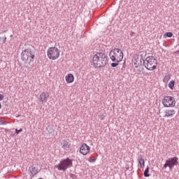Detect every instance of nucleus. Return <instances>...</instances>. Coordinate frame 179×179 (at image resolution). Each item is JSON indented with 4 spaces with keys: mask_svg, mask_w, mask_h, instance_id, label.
<instances>
[{
    "mask_svg": "<svg viewBox=\"0 0 179 179\" xmlns=\"http://www.w3.org/2000/svg\"><path fill=\"white\" fill-rule=\"evenodd\" d=\"M34 58H36V52L30 48L22 50L21 53V59L24 64H27L25 66L27 69H31L34 66L33 64L34 62Z\"/></svg>",
    "mask_w": 179,
    "mask_h": 179,
    "instance_id": "nucleus-1",
    "label": "nucleus"
},
{
    "mask_svg": "<svg viewBox=\"0 0 179 179\" xmlns=\"http://www.w3.org/2000/svg\"><path fill=\"white\" fill-rule=\"evenodd\" d=\"M108 64V57L104 52H98L92 57V65L94 68H104Z\"/></svg>",
    "mask_w": 179,
    "mask_h": 179,
    "instance_id": "nucleus-2",
    "label": "nucleus"
},
{
    "mask_svg": "<svg viewBox=\"0 0 179 179\" xmlns=\"http://www.w3.org/2000/svg\"><path fill=\"white\" fill-rule=\"evenodd\" d=\"M109 57L113 62H121L124 59V52L119 48H115L109 52Z\"/></svg>",
    "mask_w": 179,
    "mask_h": 179,
    "instance_id": "nucleus-3",
    "label": "nucleus"
},
{
    "mask_svg": "<svg viewBox=\"0 0 179 179\" xmlns=\"http://www.w3.org/2000/svg\"><path fill=\"white\" fill-rule=\"evenodd\" d=\"M143 66L148 71H155L157 68V59L153 56L147 57L145 60L143 61Z\"/></svg>",
    "mask_w": 179,
    "mask_h": 179,
    "instance_id": "nucleus-4",
    "label": "nucleus"
},
{
    "mask_svg": "<svg viewBox=\"0 0 179 179\" xmlns=\"http://www.w3.org/2000/svg\"><path fill=\"white\" fill-rule=\"evenodd\" d=\"M73 160L67 157L59 162L57 165H55V169H57L59 171H66L68 169L72 167Z\"/></svg>",
    "mask_w": 179,
    "mask_h": 179,
    "instance_id": "nucleus-5",
    "label": "nucleus"
},
{
    "mask_svg": "<svg viewBox=\"0 0 179 179\" xmlns=\"http://www.w3.org/2000/svg\"><path fill=\"white\" fill-rule=\"evenodd\" d=\"M47 55L49 59L55 61V59L59 58V49L56 47H50L48 49Z\"/></svg>",
    "mask_w": 179,
    "mask_h": 179,
    "instance_id": "nucleus-6",
    "label": "nucleus"
},
{
    "mask_svg": "<svg viewBox=\"0 0 179 179\" xmlns=\"http://www.w3.org/2000/svg\"><path fill=\"white\" fill-rule=\"evenodd\" d=\"M176 99L171 96H165L162 99V104L164 107L173 108L176 107Z\"/></svg>",
    "mask_w": 179,
    "mask_h": 179,
    "instance_id": "nucleus-7",
    "label": "nucleus"
},
{
    "mask_svg": "<svg viewBox=\"0 0 179 179\" xmlns=\"http://www.w3.org/2000/svg\"><path fill=\"white\" fill-rule=\"evenodd\" d=\"M178 157H173L166 160V162L164 164L163 168L167 169V167H169V169L171 171L173 170V169H174V166H178Z\"/></svg>",
    "mask_w": 179,
    "mask_h": 179,
    "instance_id": "nucleus-8",
    "label": "nucleus"
},
{
    "mask_svg": "<svg viewBox=\"0 0 179 179\" xmlns=\"http://www.w3.org/2000/svg\"><path fill=\"white\" fill-rule=\"evenodd\" d=\"M144 57H146V52H141L140 55H138V57L136 59H135V62H138L140 66H142V65H143V61H145Z\"/></svg>",
    "mask_w": 179,
    "mask_h": 179,
    "instance_id": "nucleus-9",
    "label": "nucleus"
},
{
    "mask_svg": "<svg viewBox=\"0 0 179 179\" xmlns=\"http://www.w3.org/2000/svg\"><path fill=\"white\" fill-rule=\"evenodd\" d=\"M89 152H90V147L86 145V143H83L80 148V153L84 156H86Z\"/></svg>",
    "mask_w": 179,
    "mask_h": 179,
    "instance_id": "nucleus-10",
    "label": "nucleus"
},
{
    "mask_svg": "<svg viewBox=\"0 0 179 179\" xmlns=\"http://www.w3.org/2000/svg\"><path fill=\"white\" fill-rule=\"evenodd\" d=\"M164 117L166 118H173L176 115V110L174 109H167L164 111Z\"/></svg>",
    "mask_w": 179,
    "mask_h": 179,
    "instance_id": "nucleus-11",
    "label": "nucleus"
},
{
    "mask_svg": "<svg viewBox=\"0 0 179 179\" xmlns=\"http://www.w3.org/2000/svg\"><path fill=\"white\" fill-rule=\"evenodd\" d=\"M50 94L48 92H42L39 96L40 101H41L42 104H44V103H47Z\"/></svg>",
    "mask_w": 179,
    "mask_h": 179,
    "instance_id": "nucleus-12",
    "label": "nucleus"
},
{
    "mask_svg": "<svg viewBox=\"0 0 179 179\" xmlns=\"http://www.w3.org/2000/svg\"><path fill=\"white\" fill-rule=\"evenodd\" d=\"M29 171L33 176L37 175L38 173V166H37V165H33L29 168Z\"/></svg>",
    "mask_w": 179,
    "mask_h": 179,
    "instance_id": "nucleus-13",
    "label": "nucleus"
},
{
    "mask_svg": "<svg viewBox=\"0 0 179 179\" xmlns=\"http://www.w3.org/2000/svg\"><path fill=\"white\" fill-rule=\"evenodd\" d=\"M65 79L67 83H72L75 80V77L73 74L69 73L65 77Z\"/></svg>",
    "mask_w": 179,
    "mask_h": 179,
    "instance_id": "nucleus-14",
    "label": "nucleus"
},
{
    "mask_svg": "<svg viewBox=\"0 0 179 179\" xmlns=\"http://www.w3.org/2000/svg\"><path fill=\"white\" fill-rule=\"evenodd\" d=\"M62 148L64 150H69V148H71V143L67 141H64L63 143H62Z\"/></svg>",
    "mask_w": 179,
    "mask_h": 179,
    "instance_id": "nucleus-15",
    "label": "nucleus"
},
{
    "mask_svg": "<svg viewBox=\"0 0 179 179\" xmlns=\"http://www.w3.org/2000/svg\"><path fill=\"white\" fill-rule=\"evenodd\" d=\"M138 162L141 167H142V163H143V166H145V159H143V158L142 157V155L138 156Z\"/></svg>",
    "mask_w": 179,
    "mask_h": 179,
    "instance_id": "nucleus-16",
    "label": "nucleus"
},
{
    "mask_svg": "<svg viewBox=\"0 0 179 179\" xmlns=\"http://www.w3.org/2000/svg\"><path fill=\"white\" fill-rule=\"evenodd\" d=\"M174 85H176V81L171 80L169 82L168 86H169V89L173 90V89H174Z\"/></svg>",
    "mask_w": 179,
    "mask_h": 179,
    "instance_id": "nucleus-17",
    "label": "nucleus"
},
{
    "mask_svg": "<svg viewBox=\"0 0 179 179\" xmlns=\"http://www.w3.org/2000/svg\"><path fill=\"white\" fill-rule=\"evenodd\" d=\"M144 177H150V174H149V166H147V168L144 171Z\"/></svg>",
    "mask_w": 179,
    "mask_h": 179,
    "instance_id": "nucleus-18",
    "label": "nucleus"
},
{
    "mask_svg": "<svg viewBox=\"0 0 179 179\" xmlns=\"http://www.w3.org/2000/svg\"><path fill=\"white\" fill-rule=\"evenodd\" d=\"M164 37L166 38V37L171 38L173 37V34L171 32H166L164 34Z\"/></svg>",
    "mask_w": 179,
    "mask_h": 179,
    "instance_id": "nucleus-19",
    "label": "nucleus"
},
{
    "mask_svg": "<svg viewBox=\"0 0 179 179\" xmlns=\"http://www.w3.org/2000/svg\"><path fill=\"white\" fill-rule=\"evenodd\" d=\"M120 62H113V63H112L111 64H110V66H112V68H115V67H117V66H118V65H119V63Z\"/></svg>",
    "mask_w": 179,
    "mask_h": 179,
    "instance_id": "nucleus-20",
    "label": "nucleus"
},
{
    "mask_svg": "<svg viewBox=\"0 0 179 179\" xmlns=\"http://www.w3.org/2000/svg\"><path fill=\"white\" fill-rule=\"evenodd\" d=\"M22 131H23L22 129H15V134L17 135H19V134H20V132H22Z\"/></svg>",
    "mask_w": 179,
    "mask_h": 179,
    "instance_id": "nucleus-21",
    "label": "nucleus"
},
{
    "mask_svg": "<svg viewBox=\"0 0 179 179\" xmlns=\"http://www.w3.org/2000/svg\"><path fill=\"white\" fill-rule=\"evenodd\" d=\"M89 162H90V163H94V162H96V158H90Z\"/></svg>",
    "mask_w": 179,
    "mask_h": 179,
    "instance_id": "nucleus-22",
    "label": "nucleus"
},
{
    "mask_svg": "<svg viewBox=\"0 0 179 179\" xmlns=\"http://www.w3.org/2000/svg\"><path fill=\"white\" fill-rule=\"evenodd\" d=\"M104 117H105L104 115H99V119L101 121H103L104 120Z\"/></svg>",
    "mask_w": 179,
    "mask_h": 179,
    "instance_id": "nucleus-23",
    "label": "nucleus"
},
{
    "mask_svg": "<svg viewBox=\"0 0 179 179\" xmlns=\"http://www.w3.org/2000/svg\"><path fill=\"white\" fill-rule=\"evenodd\" d=\"M169 80V76H165L164 78V82H167Z\"/></svg>",
    "mask_w": 179,
    "mask_h": 179,
    "instance_id": "nucleus-24",
    "label": "nucleus"
},
{
    "mask_svg": "<svg viewBox=\"0 0 179 179\" xmlns=\"http://www.w3.org/2000/svg\"><path fill=\"white\" fill-rule=\"evenodd\" d=\"M4 96H3V94H0V101H2V100H3V99H4Z\"/></svg>",
    "mask_w": 179,
    "mask_h": 179,
    "instance_id": "nucleus-25",
    "label": "nucleus"
},
{
    "mask_svg": "<svg viewBox=\"0 0 179 179\" xmlns=\"http://www.w3.org/2000/svg\"><path fill=\"white\" fill-rule=\"evenodd\" d=\"M134 66H135V68H138V66H140L138 65V63L136 62V61H134Z\"/></svg>",
    "mask_w": 179,
    "mask_h": 179,
    "instance_id": "nucleus-26",
    "label": "nucleus"
},
{
    "mask_svg": "<svg viewBox=\"0 0 179 179\" xmlns=\"http://www.w3.org/2000/svg\"><path fill=\"white\" fill-rule=\"evenodd\" d=\"M3 43H6V36L3 38Z\"/></svg>",
    "mask_w": 179,
    "mask_h": 179,
    "instance_id": "nucleus-27",
    "label": "nucleus"
},
{
    "mask_svg": "<svg viewBox=\"0 0 179 179\" xmlns=\"http://www.w3.org/2000/svg\"><path fill=\"white\" fill-rule=\"evenodd\" d=\"M134 34H135L134 32H131V34H130L131 36H134Z\"/></svg>",
    "mask_w": 179,
    "mask_h": 179,
    "instance_id": "nucleus-28",
    "label": "nucleus"
},
{
    "mask_svg": "<svg viewBox=\"0 0 179 179\" xmlns=\"http://www.w3.org/2000/svg\"><path fill=\"white\" fill-rule=\"evenodd\" d=\"M142 167H143V162H141V168L142 169Z\"/></svg>",
    "mask_w": 179,
    "mask_h": 179,
    "instance_id": "nucleus-29",
    "label": "nucleus"
},
{
    "mask_svg": "<svg viewBox=\"0 0 179 179\" xmlns=\"http://www.w3.org/2000/svg\"><path fill=\"white\" fill-rule=\"evenodd\" d=\"M2 107V104L0 103V108Z\"/></svg>",
    "mask_w": 179,
    "mask_h": 179,
    "instance_id": "nucleus-30",
    "label": "nucleus"
},
{
    "mask_svg": "<svg viewBox=\"0 0 179 179\" xmlns=\"http://www.w3.org/2000/svg\"><path fill=\"white\" fill-rule=\"evenodd\" d=\"M0 40H1V37H0Z\"/></svg>",
    "mask_w": 179,
    "mask_h": 179,
    "instance_id": "nucleus-31",
    "label": "nucleus"
}]
</instances>
